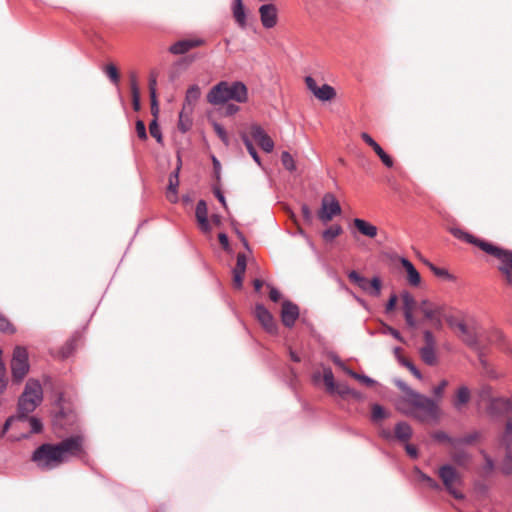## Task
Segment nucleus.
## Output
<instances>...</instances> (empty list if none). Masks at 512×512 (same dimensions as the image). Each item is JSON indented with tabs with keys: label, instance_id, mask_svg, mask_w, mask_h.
<instances>
[{
	"label": "nucleus",
	"instance_id": "6e6d98bb",
	"mask_svg": "<svg viewBox=\"0 0 512 512\" xmlns=\"http://www.w3.org/2000/svg\"><path fill=\"white\" fill-rule=\"evenodd\" d=\"M135 130L137 133V136L140 140H147L148 135L146 131V126L143 120L137 119L135 122Z\"/></svg>",
	"mask_w": 512,
	"mask_h": 512
},
{
	"label": "nucleus",
	"instance_id": "2eb2a0df",
	"mask_svg": "<svg viewBox=\"0 0 512 512\" xmlns=\"http://www.w3.org/2000/svg\"><path fill=\"white\" fill-rule=\"evenodd\" d=\"M250 134L264 152L270 153L274 149V142L266 131L258 124L251 126Z\"/></svg>",
	"mask_w": 512,
	"mask_h": 512
},
{
	"label": "nucleus",
	"instance_id": "6ab92c4d",
	"mask_svg": "<svg viewBox=\"0 0 512 512\" xmlns=\"http://www.w3.org/2000/svg\"><path fill=\"white\" fill-rule=\"evenodd\" d=\"M181 169V160L179 159V164L169 175V183L167 186L168 194L167 199L175 204L178 202V186H179V173Z\"/></svg>",
	"mask_w": 512,
	"mask_h": 512
},
{
	"label": "nucleus",
	"instance_id": "c9c22d12",
	"mask_svg": "<svg viewBox=\"0 0 512 512\" xmlns=\"http://www.w3.org/2000/svg\"><path fill=\"white\" fill-rule=\"evenodd\" d=\"M462 341L464 342L465 345H467L474 351H478L479 348L481 347L477 333L472 330H470L467 334L463 336Z\"/></svg>",
	"mask_w": 512,
	"mask_h": 512
},
{
	"label": "nucleus",
	"instance_id": "5fc2aeb1",
	"mask_svg": "<svg viewBox=\"0 0 512 512\" xmlns=\"http://www.w3.org/2000/svg\"><path fill=\"white\" fill-rule=\"evenodd\" d=\"M247 268V257L244 253H239L237 255L236 266L233 269V272L245 274Z\"/></svg>",
	"mask_w": 512,
	"mask_h": 512
},
{
	"label": "nucleus",
	"instance_id": "393cba45",
	"mask_svg": "<svg viewBox=\"0 0 512 512\" xmlns=\"http://www.w3.org/2000/svg\"><path fill=\"white\" fill-rule=\"evenodd\" d=\"M471 399V392L467 386H461L456 392L453 406L455 409L460 410L464 405L469 403Z\"/></svg>",
	"mask_w": 512,
	"mask_h": 512
},
{
	"label": "nucleus",
	"instance_id": "bb28decb",
	"mask_svg": "<svg viewBox=\"0 0 512 512\" xmlns=\"http://www.w3.org/2000/svg\"><path fill=\"white\" fill-rule=\"evenodd\" d=\"M414 473L417 475L418 479L424 482L430 489L434 491H441L442 486L438 483L434 478L423 472L419 467H414Z\"/></svg>",
	"mask_w": 512,
	"mask_h": 512
},
{
	"label": "nucleus",
	"instance_id": "09e8293b",
	"mask_svg": "<svg viewBox=\"0 0 512 512\" xmlns=\"http://www.w3.org/2000/svg\"><path fill=\"white\" fill-rule=\"evenodd\" d=\"M429 268L432 271V273L439 278H443L449 281L454 279V276L450 274L449 271L445 268L437 267L432 263H429Z\"/></svg>",
	"mask_w": 512,
	"mask_h": 512
},
{
	"label": "nucleus",
	"instance_id": "ea45409f",
	"mask_svg": "<svg viewBox=\"0 0 512 512\" xmlns=\"http://www.w3.org/2000/svg\"><path fill=\"white\" fill-rule=\"evenodd\" d=\"M343 229L340 225H333L322 232V237L326 242H332L336 237L342 234Z\"/></svg>",
	"mask_w": 512,
	"mask_h": 512
},
{
	"label": "nucleus",
	"instance_id": "72a5a7b5",
	"mask_svg": "<svg viewBox=\"0 0 512 512\" xmlns=\"http://www.w3.org/2000/svg\"><path fill=\"white\" fill-rule=\"evenodd\" d=\"M323 381L326 386L327 392L334 394V390L337 388V382L335 381L334 374L331 368L324 369Z\"/></svg>",
	"mask_w": 512,
	"mask_h": 512
},
{
	"label": "nucleus",
	"instance_id": "774afa93",
	"mask_svg": "<svg viewBox=\"0 0 512 512\" xmlns=\"http://www.w3.org/2000/svg\"><path fill=\"white\" fill-rule=\"evenodd\" d=\"M330 359L331 361L336 365L338 366L339 368H341L346 374H347V369H351L349 366H347L343 360L336 354V353H331L330 354Z\"/></svg>",
	"mask_w": 512,
	"mask_h": 512
},
{
	"label": "nucleus",
	"instance_id": "4d7b16f0",
	"mask_svg": "<svg viewBox=\"0 0 512 512\" xmlns=\"http://www.w3.org/2000/svg\"><path fill=\"white\" fill-rule=\"evenodd\" d=\"M0 331L11 333L15 332V328L13 327V325L2 313H0Z\"/></svg>",
	"mask_w": 512,
	"mask_h": 512
},
{
	"label": "nucleus",
	"instance_id": "473e14b6",
	"mask_svg": "<svg viewBox=\"0 0 512 512\" xmlns=\"http://www.w3.org/2000/svg\"><path fill=\"white\" fill-rule=\"evenodd\" d=\"M347 375L359 381L360 383L367 387H372L377 384V381L374 380L373 378L367 376L366 374L358 373L353 369H347Z\"/></svg>",
	"mask_w": 512,
	"mask_h": 512
},
{
	"label": "nucleus",
	"instance_id": "f257e3e1",
	"mask_svg": "<svg viewBox=\"0 0 512 512\" xmlns=\"http://www.w3.org/2000/svg\"><path fill=\"white\" fill-rule=\"evenodd\" d=\"M230 100L238 103L247 102L248 89L244 82L220 81L210 89L207 95V101L212 105L225 104Z\"/></svg>",
	"mask_w": 512,
	"mask_h": 512
},
{
	"label": "nucleus",
	"instance_id": "f704fd0d",
	"mask_svg": "<svg viewBox=\"0 0 512 512\" xmlns=\"http://www.w3.org/2000/svg\"><path fill=\"white\" fill-rule=\"evenodd\" d=\"M201 96L200 87L197 84L190 85L186 91L185 104L192 106Z\"/></svg>",
	"mask_w": 512,
	"mask_h": 512
},
{
	"label": "nucleus",
	"instance_id": "c85d7f7f",
	"mask_svg": "<svg viewBox=\"0 0 512 512\" xmlns=\"http://www.w3.org/2000/svg\"><path fill=\"white\" fill-rule=\"evenodd\" d=\"M80 338L79 334H75L60 349V355L63 359L70 357L76 350L77 340Z\"/></svg>",
	"mask_w": 512,
	"mask_h": 512
},
{
	"label": "nucleus",
	"instance_id": "4468645a",
	"mask_svg": "<svg viewBox=\"0 0 512 512\" xmlns=\"http://www.w3.org/2000/svg\"><path fill=\"white\" fill-rule=\"evenodd\" d=\"M205 40L202 38H185L172 44L168 51L173 55H183L193 48L202 46Z\"/></svg>",
	"mask_w": 512,
	"mask_h": 512
},
{
	"label": "nucleus",
	"instance_id": "aec40b11",
	"mask_svg": "<svg viewBox=\"0 0 512 512\" xmlns=\"http://www.w3.org/2000/svg\"><path fill=\"white\" fill-rule=\"evenodd\" d=\"M400 263L407 273V280L409 284L412 286H418L421 283V276L413 263L406 257H401Z\"/></svg>",
	"mask_w": 512,
	"mask_h": 512
},
{
	"label": "nucleus",
	"instance_id": "7ed1b4c3",
	"mask_svg": "<svg viewBox=\"0 0 512 512\" xmlns=\"http://www.w3.org/2000/svg\"><path fill=\"white\" fill-rule=\"evenodd\" d=\"M394 384L405 394L403 402L431 417L437 416L438 406L432 398L413 390L401 379H395Z\"/></svg>",
	"mask_w": 512,
	"mask_h": 512
},
{
	"label": "nucleus",
	"instance_id": "2f4dec72",
	"mask_svg": "<svg viewBox=\"0 0 512 512\" xmlns=\"http://www.w3.org/2000/svg\"><path fill=\"white\" fill-rule=\"evenodd\" d=\"M26 421L29 422L30 432L27 434H23L22 438H28L30 434H39L43 431V423L42 420L36 416H28Z\"/></svg>",
	"mask_w": 512,
	"mask_h": 512
},
{
	"label": "nucleus",
	"instance_id": "37998d69",
	"mask_svg": "<svg viewBox=\"0 0 512 512\" xmlns=\"http://www.w3.org/2000/svg\"><path fill=\"white\" fill-rule=\"evenodd\" d=\"M376 155L380 158L381 162L387 167V168H391L393 167L394 165V161L392 159V157L386 153L384 151V149L378 145L377 147H375V149L373 150Z\"/></svg>",
	"mask_w": 512,
	"mask_h": 512
},
{
	"label": "nucleus",
	"instance_id": "0eeeda50",
	"mask_svg": "<svg viewBox=\"0 0 512 512\" xmlns=\"http://www.w3.org/2000/svg\"><path fill=\"white\" fill-rule=\"evenodd\" d=\"M379 435L382 439H384L387 442L396 441L403 445L409 442V440L412 438L413 429L408 422L398 421L395 424L393 431L384 428L380 430Z\"/></svg>",
	"mask_w": 512,
	"mask_h": 512
},
{
	"label": "nucleus",
	"instance_id": "b1692460",
	"mask_svg": "<svg viewBox=\"0 0 512 512\" xmlns=\"http://www.w3.org/2000/svg\"><path fill=\"white\" fill-rule=\"evenodd\" d=\"M499 443L505 452H512V417L506 422L504 431L499 436Z\"/></svg>",
	"mask_w": 512,
	"mask_h": 512
},
{
	"label": "nucleus",
	"instance_id": "e2e57ef3",
	"mask_svg": "<svg viewBox=\"0 0 512 512\" xmlns=\"http://www.w3.org/2000/svg\"><path fill=\"white\" fill-rule=\"evenodd\" d=\"M150 101H151V114L153 116V119H158L159 103H158L156 93L152 92V95H150Z\"/></svg>",
	"mask_w": 512,
	"mask_h": 512
},
{
	"label": "nucleus",
	"instance_id": "ddd939ff",
	"mask_svg": "<svg viewBox=\"0 0 512 512\" xmlns=\"http://www.w3.org/2000/svg\"><path fill=\"white\" fill-rule=\"evenodd\" d=\"M255 316L268 333L276 334L278 332V324L276 323L274 316L263 304H256Z\"/></svg>",
	"mask_w": 512,
	"mask_h": 512
},
{
	"label": "nucleus",
	"instance_id": "412c9836",
	"mask_svg": "<svg viewBox=\"0 0 512 512\" xmlns=\"http://www.w3.org/2000/svg\"><path fill=\"white\" fill-rule=\"evenodd\" d=\"M353 225L357 231L366 237L374 238L377 236L378 228L367 220L362 218H354Z\"/></svg>",
	"mask_w": 512,
	"mask_h": 512
},
{
	"label": "nucleus",
	"instance_id": "7c9ffc66",
	"mask_svg": "<svg viewBox=\"0 0 512 512\" xmlns=\"http://www.w3.org/2000/svg\"><path fill=\"white\" fill-rule=\"evenodd\" d=\"M241 140L243 141L249 155L253 158V160L259 166H262L261 158H260L256 148L254 147L252 141L250 140V138L248 137V135L246 133L241 134Z\"/></svg>",
	"mask_w": 512,
	"mask_h": 512
},
{
	"label": "nucleus",
	"instance_id": "c03bdc74",
	"mask_svg": "<svg viewBox=\"0 0 512 512\" xmlns=\"http://www.w3.org/2000/svg\"><path fill=\"white\" fill-rule=\"evenodd\" d=\"M500 470L505 476L512 475V452H505Z\"/></svg>",
	"mask_w": 512,
	"mask_h": 512
},
{
	"label": "nucleus",
	"instance_id": "9b49d317",
	"mask_svg": "<svg viewBox=\"0 0 512 512\" xmlns=\"http://www.w3.org/2000/svg\"><path fill=\"white\" fill-rule=\"evenodd\" d=\"M451 234L456 237L457 239L463 240L469 244H472L478 248H480L482 251L487 253L488 255H492L493 250L495 248V244L492 242H489L487 240L475 237L474 235L462 230L461 228H452Z\"/></svg>",
	"mask_w": 512,
	"mask_h": 512
},
{
	"label": "nucleus",
	"instance_id": "864d4df0",
	"mask_svg": "<svg viewBox=\"0 0 512 512\" xmlns=\"http://www.w3.org/2000/svg\"><path fill=\"white\" fill-rule=\"evenodd\" d=\"M213 129L220 140L226 145H229V137L225 128L218 122H213Z\"/></svg>",
	"mask_w": 512,
	"mask_h": 512
},
{
	"label": "nucleus",
	"instance_id": "338daca9",
	"mask_svg": "<svg viewBox=\"0 0 512 512\" xmlns=\"http://www.w3.org/2000/svg\"><path fill=\"white\" fill-rule=\"evenodd\" d=\"M213 175L217 181L221 180V163L216 156L212 155Z\"/></svg>",
	"mask_w": 512,
	"mask_h": 512
},
{
	"label": "nucleus",
	"instance_id": "13d9d810",
	"mask_svg": "<svg viewBox=\"0 0 512 512\" xmlns=\"http://www.w3.org/2000/svg\"><path fill=\"white\" fill-rule=\"evenodd\" d=\"M212 191H213V194L214 196L217 198V200L221 203V205L223 206V208L228 211V205H227V202H226V198L224 196V193L221 191L220 187L219 186H216L214 185L212 187Z\"/></svg>",
	"mask_w": 512,
	"mask_h": 512
},
{
	"label": "nucleus",
	"instance_id": "20e7f679",
	"mask_svg": "<svg viewBox=\"0 0 512 512\" xmlns=\"http://www.w3.org/2000/svg\"><path fill=\"white\" fill-rule=\"evenodd\" d=\"M31 460L43 471L55 469L64 462L56 444L43 443L31 455Z\"/></svg>",
	"mask_w": 512,
	"mask_h": 512
},
{
	"label": "nucleus",
	"instance_id": "de8ad7c7",
	"mask_svg": "<svg viewBox=\"0 0 512 512\" xmlns=\"http://www.w3.org/2000/svg\"><path fill=\"white\" fill-rule=\"evenodd\" d=\"M401 298L403 301V312L404 311L412 312L413 307L416 304V301H415L414 297L411 295V293L408 291H403L401 294Z\"/></svg>",
	"mask_w": 512,
	"mask_h": 512
},
{
	"label": "nucleus",
	"instance_id": "680f3d73",
	"mask_svg": "<svg viewBox=\"0 0 512 512\" xmlns=\"http://www.w3.org/2000/svg\"><path fill=\"white\" fill-rule=\"evenodd\" d=\"M352 392V388H350L347 384H337V388L334 390V394L339 395L341 398H346L350 396Z\"/></svg>",
	"mask_w": 512,
	"mask_h": 512
},
{
	"label": "nucleus",
	"instance_id": "603ef678",
	"mask_svg": "<svg viewBox=\"0 0 512 512\" xmlns=\"http://www.w3.org/2000/svg\"><path fill=\"white\" fill-rule=\"evenodd\" d=\"M470 456L463 450H458L452 455V460L455 464L464 466L469 461Z\"/></svg>",
	"mask_w": 512,
	"mask_h": 512
},
{
	"label": "nucleus",
	"instance_id": "3c124183",
	"mask_svg": "<svg viewBox=\"0 0 512 512\" xmlns=\"http://www.w3.org/2000/svg\"><path fill=\"white\" fill-rule=\"evenodd\" d=\"M183 109H185V106L183 107ZM191 126H192L191 119L189 117L185 116L184 115V110H182L179 113L178 129L182 133H186L188 130H190Z\"/></svg>",
	"mask_w": 512,
	"mask_h": 512
},
{
	"label": "nucleus",
	"instance_id": "8fccbe9b",
	"mask_svg": "<svg viewBox=\"0 0 512 512\" xmlns=\"http://www.w3.org/2000/svg\"><path fill=\"white\" fill-rule=\"evenodd\" d=\"M382 334H385V335H391L394 339H396L397 341L401 342V343H405V339L404 337L401 335V333L395 329L394 327L388 325V324H383L382 326Z\"/></svg>",
	"mask_w": 512,
	"mask_h": 512
},
{
	"label": "nucleus",
	"instance_id": "6e6552de",
	"mask_svg": "<svg viewBox=\"0 0 512 512\" xmlns=\"http://www.w3.org/2000/svg\"><path fill=\"white\" fill-rule=\"evenodd\" d=\"M491 256L500 261L498 271L505 277L507 284L512 287V250L496 245Z\"/></svg>",
	"mask_w": 512,
	"mask_h": 512
},
{
	"label": "nucleus",
	"instance_id": "4c0bfd02",
	"mask_svg": "<svg viewBox=\"0 0 512 512\" xmlns=\"http://www.w3.org/2000/svg\"><path fill=\"white\" fill-rule=\"evenodd\" d=\"M432 438L435 441L440 442V443H448L451 447L456 449V442H455L456 437L450 436L445 431H442V430L435 431L432 434Z\"/></svg>",
	"mask_w": 512,
	"mask_h": 512
},
{
	"label": "nucleus",
	"instance_id": "f8f14e48",
	"mask_svg": "<svg viewBox=\"0 0 512 512\" xmlns=\"http://www.w3.org/2000/svg\"><path fill=\"white\" fill-rule=\"evenodd\" d=\"M280 317L282 324L287 328L294 327L300 317L299 306L291 300L285 299L281 304Z\"/></svg>",
	"mask_w": 512,
	"mask_h": 512
},
{
	"label": "nucleus",
	"instance_id": "a18cd8bd",
	"mask_svg": "<svg viewBox=\"0 0 512 512\" xmlns=\"http://www.w3.org/2000/svg\"><path fill=\"white\" fill-rule=\"evenodd\" d=\"M104 72L113 84L118 85L120 81V74L117 67L114 64L106 65L104 68Z\"/></svg>",
	"mask_w": 512,
	"mask_h": 512
},
{
	"label": "nucleus",
	"instance_id": "cd10ccee",
	"mask_svg": "<svg viewBox=\"0 0 512 512\" xmlns=\"http://www.w3.org/2000/svg\"><path fill=\"white\" fill-rule=\"evenodd\" d=\"M388 411L380 404L373 403L371 405V421L373 423L381 422L382 420L388 418Z\"/></svg>",
	"mask_w": 512,
	"mask_h": 512
},
{
	"label": "nucleus",
	"instance_id": "052dcab7",
	"mask_svg": "<svg viewBox=\"0 0 512 512\" xmlns=\"http://www.w3.org/2000/svg\"><path fill=\"white\" fill-rule=\"evenodd\" d=\"M16 421H19V418H17L16 414H13V415H10L9 417H7L2 425L1 435L4 436L10 430L12 424Z\"/></svg>",
	"mask_w": 512,
	"mask_h": 512
},
{
	"label": "nucleus",
	"instance_id": "e433bc0d",
	"mask_svg": "<svg viewBox=\"0 0 512 512\" xmlns=\"http://www.w3.org/2000/svg\"><path fill=\"white\" fill-rule=\"evenodd\" d=\"M382 280L378 276H374L368 281V290H364L373 297H379L381 295Z\"/></svg>",
	"mask_w": 512,
	"mask_h": 512
},
{
	"label": "nucleus",
	"instance_id": "f3484780",
	"mask_svg": "<svg viewBox=\"0 0 512 512\" xmlns=\"http://www.w3.org/2000/svg\"><path fill=\"white\" fill-rule=\"evenodd\" d=\"M260 20L264 28L271 29L276 26L278 10L272 3L263 4L259 7Z\"/></svg>",
	"mask_w": 512,
	"mask_h": 512
},
{
	"label": "nucleus",
	"instance_id": "c756f323",
	"mask_svg": "<svg viewBox=\"0 0 512 512\" xmlns=\"http://www.w3.org/2000/svg\"><path fill=\"white\" fill-rule=\"evenodd\" d=\"M480 437H481V434L478 431H474L472 433H469V434L461 436V437H456V439H455L456 449H458L462 446L472 445L474 442L479 440Z\"/></svg>",
	"mask_w": 512,
	"mask_h": 512
},
{
	"label": "nucleus",
	"instance_id": "58836bf2",
	"mask_svg": "<svg viewBox=\"0 0 512 512\" xmlns=\"http://www.w3.org/2000/svg\"><path fill=\"white\" fill-rule=\"evenodd\" d=\"M348 278L351 282L357 285L362 290H368V280L355 270L348 273Z\"/></svg>",
	"mask_w": 512,
	"mask_h": 512
},
{
	"label": "nucleus",
	"instance_id": "39448f33",
	"mask_svg": "<svg viewBox=\"0 0 512 512\" xmlns=\"http://www.w3.org/2000/svg\"><path fill=\"white\" fill-rule=\"evenodd\" d=\"M438 477L442 482V489L456 500H464L465 495L457 489L458 486L463 484L461 474L451 464H443L438 468Z\"/></svg>",
	"mask_w": 512,
	"mask_h": 512
},
{
	"label": "nucleus",
	"instance_id": "a211bd4d",
	"mask_svg": "<svg viewBox=\"0 0 512 512\" xmlns=\"http://www.w3.org/2000/svg\"><path fill=\"white\" fill-rule=\"evenodd\" d=\"M196 220L204 233L211 231L212 227L208 220V207L204 199H200L195 209Z\"/></svg>",
	"mask_w": 512,
	"mask_h": 512
},
{
	"label": "nucleus",
	"instance_id": "0e129e2a",
	"mask_svg": "<svg viewBox=\"0 0 512 512\" xmlns=\"http://www.w3.org/2000/svg\"><path fill=\"white\" fill-rule=\"evenodd\" d=\"M403 446L405 448V451H406L407 455L411 459H417L419 457V450H418V448L415 445L410 444L409 442H407L406 444H403Z\"/></svg>",
	"mask_w": 512,
	"mask_h": 512
},
{
	"label": "nucleus",
	"instance_id": "f03ea898",
	"mask_svg": "<svg viewBox=\"0 0 512 512\" xmlns=\"http://www.w3.org/2000/svg\"><path fill=\"white\" fill-rule=\"evenodd\" d=\"M43 400V390L39 380L30 378L18 397L16 415L20 422H26L30 413L34 412Z\"/></svg>",
	"mask_w": 512,
	"mask_h": 512
},
{
	"label": "nucleus",
	"instance_id": "a19ab883",
	"mask_svg": "<svg viewBox=\"0 0 512 512\" xmlns=\"http://www.w3.org/2000/svg\"><path fill=\"white\" fill-rule=\"evenodd\" d=\"M419 352H420V356H421L422 360L427 365H430V366L435 365V363H436L435 348L421 347Z\"/></svg>",
	"mask_w": 512,
	"mask_h": 512
},
{
	"label": "nucleus",
	"instance_id": "bf43d9fd",
	"mask_svg": "<svg viewBox=\"0 0 512 512\" xmlns=\"http://www.w3.org/2000/svg\"><path fill=\"white\" fill-rule=\"evenodd\" d=\"M423 338H424V342H425V345L423 347L435 348V346H436L435 337L430 330H425L423 332Z\"/></svg>",
	"mask_w": 512,
	"mask_h": 512
},
{
	"label": "nucleus",
	"instance_id": "5701e85b",
	"mask_svg": "<svg viewBox=\"0 0 512 512\" xmlns=\"http://www.w3.org/2000/svg\"><path fill=\"white\" fill-rule=\"evenodd\" d=\"M130 90L132 96V106L133 110L138 112L141 109V100H140V89L138 86V80L135 73L130 74Z\"/></svg>",
	"mask_w": 512,
	"mask_h": 512
},
{
	"label": "nucleus",
	"instance_id": "9d476101",
	"mask_svg": "<svg viewBox=\"0 0 512 512\" xmlns=\"http://www.w3.org/2000/svg\"><path fill=\"white\" fill-rule=\"evenodd\" d=\"M486 411L492 418H499L512 413V399L507 397L490 396L488 398Z\"/></svg>",
	"mask_w": 512,
	"mask_h": 512
},
{
	"label": "nucleus",
	"instance_id": "79ce46f5",
	"mask_svg": "<svg viewBox=\"0 0 512 512\" xmlns=\"http://www.w3.org/2000/svg\"><path fill=\"white\" fill-rule=\"evenodd\" d=\"M149 131L153 138H155L156 142L159 144H163V135L158 123V119H152L149 123Z\"/></svg>",
	"mask_w": 512,
	"mask_h": 512
},
{
	"label": "nucleus",
	"instance_id": "4be33fe9",
	"mask_svg": "<svg viewBox=\"0 0 512 512\" xmlns=\"http://www.w3.org/2000/svg\"><path fill=\"white\" fill-rule=\"evenodd\" d=\"M233 17L240 28L244 29L247 24V15L242 0L233 1Z\"/></svg>",
	"mask_w": 512,
	"mask_h": 512
},
{
	"label": "nucleus",
	"instance_id": "69168bd1",
	"mask_svg": "<svg viewBox=\"0 0 512 512\" xmlns=\"http://www.w3.org/2000/svg\"><path fill=\"white\" fill-rule=\"evenodd\" d=\"M397 302H398V296L395 293L391 294V296L389 297V299L386 302L385 312L390 313V312L394 311L396 308Z\"/></svg>",
	"mask_w": 512,
	"mask_h": 512
},
{
	"label": "nucleus",
	"instance_id": "423d86ee",
	"mask_svg": "<svg viewBox=\"0 0 512 512\" xmlns=\"http://www.w3.org/2000/svg\"><path fill=\"white\" fill-rule=\"evenodd\" d=\"M30 369L28 353L25 348L17 346L13 351L11 360V374L13 382L20 383Z\"/></svg>",
	"mask_w": 512,
	"mask_h": 512
},
{
	"label": "nucleus",
	"instance_id": "a878e982",
	"mask_svg": "<svg viewBox=\"0 0 512 512\" xmlns=\"http://www.w3.org/2000/svg\"><path fill=\"white\" fill-rule=\"evenodd\" d=\"M314 96L323 102L331 101L336 97V90L329 84H323L314 91Z\"/></svg>",
	"mask_w": 512,
	"mask_h": 512
},
{
	"label": "nucleus",
	"instance_id": "1a4fd4ad",
	"mask_svg": "<svg viewBox=\"0 0 512 512\" xmlns=\"http://www.w3.org/2000/svg\"><path fill=\"white\" fill-rule=\"evenodd\" d=\"M341 212L342 209L336 197L331 193H326L322 198L321 208L318 212L319 219L326 223L340 215Z\"/></svg>",
	"mask_w": 512,
	"mask_h": 512
},
{
	"label": "nucleus",
	"instance_id": "49530a36",
	"mask_svg": "<svg viewBox=\"0 0 512 512\" xmlns=\"http://www.w3.org/2000/svg\"><path fill=\"white\" fill-rule=\"evenodd\" d=\"M281 163L284 166V168L290 172L294 171L296 169L295 161L292 157V155L288 151H283L281 153Z\"/></svg>",
	"mask_w": 512,
	"mask_h": 512
},
{
	"label": "nucleus",
	"instance_id": "dca6fc26",
	"mask_svg": "<svg viewBox=\"0 0 512 512\" xmlns=\"http://www.w3.org/2000/svg\"><path fill=\"white\" fill-rule=\"evenodd\" d=\"M62 459H65L67 454H76L82 450V438L77 435H73L65 438L61 442L56 444Z\"/></svg>",
	"mask_w": 512,
	"mask_h": 512
}]
</instances>
